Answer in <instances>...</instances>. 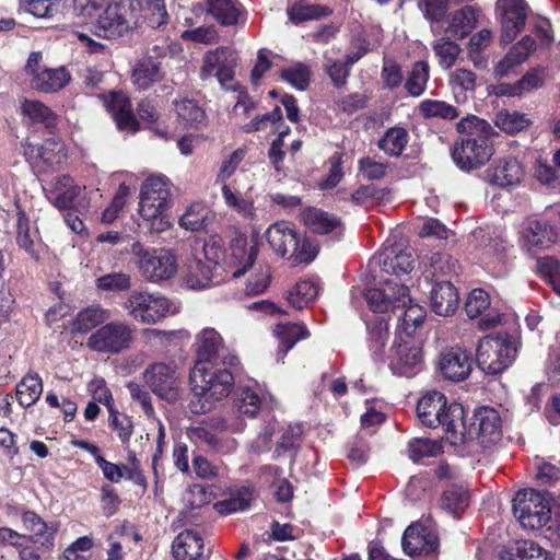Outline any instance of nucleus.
I'll list each match as a JSON object with an SVG mask.
<instances>
[{"label": "nucleus", "instance_id": "nucleus-1", "mask_svg": "<svg viewBox=\"0 0 560 560\" xmlns=\"http://www.w3.org/2000/svg\"><path fill=\"white\" fill-rule=\"evenodd\" d=\"M365 301L374 313L390 311L399 323V328L407 338L423 323L425 310L412 303L409 289L396 279H388L380 289H369L364 292Z\"/></svg>", "mask_w": 560, "mask_h": 560}, {"label": "nucleus", "instance_id": "nucleus-2", "mask_svg": "<svg viewBox=\"0 0 560 560\" xmlns=\"http://www.w3.org/2000/svg\"><path fill=\"white\" fill-rule=\"evenodd\" d=\"M460 138L452 150L454 163L463 171L485 165L493 154L491 137L492 126L477 116H467L457 124Z\"/></svg>", "mask_w": 560, "mask_h": 560}, {"label": "nucleus", "instance_id": "nucleus-3", "mask_svg": "<svg viewBox=\"0 0 560 560\" xmlns=\"http://www.w3.org/2000/svg\"><path fill=\"white\" fill-rule=\"evenodd\" d=\"M229 368L195 364L190 373L192 398L189 401V409L192 413L209 412L215 402L229 396L234 387V376Z\"/></svg>", "mask_w": 560, "mask_h": 560}, {"label": "nucleus", "instance_id": "nucleus-4", "mask_svg": "<svg viewBox=\"0 0 560 560\" xmlns=\"http://www.w3.org/2000/svg\"><path fill=\"white\" fill-rule=\"evenodd\" d=\"M417 415L428 428L442 425L451 444H458L462 438L458 428L463 425L464 407L460 404L447 405L446 397L439 390H430L421 396L417 405Z\"/></svg>", "mask_w": 560, "mask_h": 560}, {"label": "nucleus", "instance_id": "nucleus-5", "mask_svg": "<svg viewBox=\"0 0 560 560\" xmlns=\"http://www.w3.org/2000/svg\"><path fill=\"white\" fill-rule=\"evenodd\" d=\"M230 255L226 254L223 241L220 237L211 236L208 240L197 241L191 247V252L201 257L206 264L214 267L223 266L224 268L237 269L232 271L233 278L243 276L250 268L257 256V248L252 246L246 249L245 241L237 240L231 244Z\"/></svg>", "mask_w": 560, "mask_h": 560}, {"label": "nucleus", "instance_id": "nucleus-6", "mask_svg": "<svg viewBox=\"0 0 560 560\" xmlns=\"http://www.w3.org/2000/svg\"><path fill=\"white\" fill-rule=\"evenodd\" d=\"M270 248L280 257L292 260L293 265L308 264L317 256V247L302 238L293 223L278 221L266 231Z\"/></svg>", "mask_w": 560, "mask_h": 560}, {"label": "nucleus", "instance_id": "nucleus-7", "mask_svg": "<svg viewBox=\"0 0 560 560\" xmlns=\"http://www.w3.org/2000/svg\"><path fill=\"white\" fill-rule=\"evenodd\" d=\"M170 195L167 180L163 176H150L142 184L139 214L150 223L151 232L162 233L172 226L170 217L165 214Z\"/></svg>", "mask_w": 560, "mask_h": 560}, {"label": "nucleus", "instance_id": "nucleus-8", "mask_svg": "<svg viewBox=\"0 0 560 560\" xmlns=\"http://www.w3.org/2000/svg\"><path fill=\"white\" fill-rule=\"evenodd\" d=\"M515 341L508 334L488 335L479 340L476 349V362L480 370L489 375L505 371L515 360Z\"/></svg>", "mask_w": 560, "mask_h": 560}, {"label": "nucleus", "instance_id": "nucleus-9", "mask_svg": "<svg viewBox=\"0 0 560 560\" xmlns=\"http://www.w3.org/2000/svg\"><path fill=\"white\" fill-rule=\"evenodd\" d=\"M131 254L141 276L151 283L172 279L177 272V259L166 248H147L140 242L131 245Z\"/></svg>", "mask_w": 560, "mask_h": 560}, {"label": "nucleus", "instance_id": "nucleus-10", "mask_svg": "<svg viewBox=\"0 0 560 560\" xmlns=\"http://www.w3.org/2000/svg\"><path fill=\"white\" fill-rule=\"evenodd\" d=\"M121 307L136 322L154 325L170 313L171 302L158 292L132 290L124 299Z\"/></svg>", "mask_w": 560, "mask_h": 560}, {"label": "nucleus", "instance_id": "nucleus-11", "mask_svg": "<svg viewBox=\"0 0 560 560\" xmlns=\"http://www.w3.org/2000/svg\"><path fill=\"white\" fill-rule=\"evenodd\" d=\"M458 444L477 440L483 447H489L501 440L502 421L499 411L489 406H481L474 411L470 422L458 428Z\"/></svg>", "mask_w": 560, "mask_h": 560}, {"label": "nucleus", "instance_id": "nucleus-12", "mask_svg": "<svg viewBox=\"0 0 560 560\" xmlns=\"http://www.w3.org/2000/svg\"><path fill=\"white\" fill-rule=\"evenodd\" d=\"M513 512L524 528L536 530L551 518L550 500L544 492L523 489L513 500Z\"/></svg>", "mask_w": 560, "mask_h": 560}, {"label": "nucleus", "instance_id": "nucleus-13", "mask_svg": "<svg viewBox=\"0 0 560 560\" xmlns=\"http://www.w3.org/2000/svg\"><path fill=\"white\" fill-rule=\"evenodd\" d=\"M237 61L236 51L230 47L208 50L202 57L199 77L202 81L215 78L222 89L236 91L240 88L234 81Z\"/></svg>", "mask_w": 560, "mask_h": 560}, {"label": "nucleus", "instance_id": "nucleus-14", "mask_svg": "<svg viewBox=\"0 0 560 560\" xmlns=\"http://www.w3.org/2000/svg\"><path fill=\"white\" fill-rule=\"evenodd\" d=\"M46 199L60 211L85 209L89 206L86 187L69 175H58L43 185Z\"/></svg>", "mask_w": 560, "mask_h": 560}, {"label": "nucleus", "instance_id": "nucleus-15", "mask_svg": "<svg viewBox=\"0 0 560 560\" xmlns=\"http://www.w3.org/2000/svg\"><path fill=\"white\" fill-rule=\"evenodd\" d=\"M132 327L124 320H113L96 329L86 341L92 351L103 354H118L131 346Z\"/></svg>", "mask_w": 560, "mask_h": 560}, {"label": "nucleus", "instance_id": "nucleus-16", "mask_svg": "<svg viewBox=\"0 0 560 560\" xmlns=\"http://www.w3.org/2000/svg\"><path fill=\"white\" fill-rule=\"evenodd\" d=\"M196 352L198 361L203 365L215 364L223 366H236L238 358L224 343L219 331L212 327H206L196 335Z\"/></svg>", "mask_w": 560, "mask_h": 560}, {"label": "nucleus", "instance_id": "nucleus-17", "mask_svg": "<svg viewBox=\"0 0 560 560\" xmlns=\"http://www.w3.org/2000/svg\"><path fill=\"white\" fill-rule=\"evenodd\" d=\"M135 23L131 0H119L106 7L96 21L97 35L114 39L124 36Z\"/></svg>", "mask_w": 560, "mask_h": 560}, {"label": "nucleus", "instance_id": "nucleus-18", "mask_svg": "<svg viewBox=\"0 0 560 560\" xmlns=\"http://www.w3.org/2000/svg\"><path fill=\"white\" fill-rule=\"evenodd\" d=\"M529 11L525 0H497L495 13L500 22L502 44L512 43L524 30Z\"/></svg>", "mask_w": 560, "mask_h": 560}, {"label": "nucleus", "instance_id": "nucleus-19", "mask_svg": "<svg viewBox=\"0 0 560 560\" xmlns=\"http://www.w3.org/2000/svg\"><path fill=\"white\" fill-rule=\"evenodd\" d=\"M394 345L389 358V369L398 376L412 377L423 369L421 347L411 338L404 339Z\"/></svg>", "mask_w": 560, "mask_h": 560}, {"label": "nucleus", "instance_id": "nucleus-20", "mask_svg": "<svg viewBox=\"0 0 560 560\" xmlns=\"http://www.w3.org/2000/svg\"><path fill=\"white\" fill-rule=\"evenodd\" d=\"M143 380L149 388L165 400H175L178 396V381L174 366L158 362L143 372Z\"/></svg>", "mask_w": 560, "mask_h": 560}, {"label": "nucleus", "instance_id": "nucleus-21", "mask_svg": "<svg viewBox=\"0 0 560 560\" xmlns=\"http://www.w3.org/2000/svg\"><path fill=\"white\" fill-rule=\"evenodd\" d=\"M16 244L24 250L28 257L39 261L46 250V245L42 241L36 222H32L25 211L18 208L16 212Z\"/></svg>", "mask_w": 560, "mask_h": 560}, {"label": "nucleus", "instance_id": "nucleus-22", "mask_svg": "<svg viewBox=\"0 0 560 560\" xmlns=\"http://www.w3.org/2000/svg\"><path fill=\"white\" fill-rule=\"evenodd\" d=\"M402 550L410 557L434 552L439 547L436 533L421 524L407 527L401 539Z\"/></svg>", "mask_w": 560, "mask_h": 560}, {"label": "nucleus", "instance_id": "nucleus-23", "mask_svg": "<svg viewBox=\"0 0 560 560\" xmlns=\"http://www.w3.org/2000/svg\"><path fill=\"white\" fill-rule=\"evenodd\" d=\"M301 220L306 228L319 235L338 240L343 234V224L339 217L317 208H306L301 212Z\"/></svg>", "mask_w": 560, "mask_h": 560}, {"label": "nucleus", "instance_id": "nucleus-24", "mask_svg": "<svg viewBox=\"0 0 560 560\" xmlns=\"http://www.w3.org/2000/svg\"><path fill=\"white\" fill-rule=\"evenodd\" d=\"M103 101L119 130L131 133L138 131V121L132 113L130 100L125 93L110 92L107 96H103Z\"/></svg>", "mask_w": 560, "mask_h": 560}, {"label": "nucleus", "instance_id": "nucleus-25", "mask_svg": "<svg viewBox=\"0 0 560 560\" xmlns=\"http://www.w3.org/2000/svg\"><path fill=\"white\" fill-rule=\"evenodd\" d=\"M439 368L445 378L464 381L471 372V359L466 350L450 348L441 353Z\"/></svg>", "mask_w": 560, "mask_h": 560}, {"label": "nucleus", "instance_id": "nucleus-26", "mask_svg": "<svg viewBox=\"0 0 560 560\" xmlns=\"http://www.w3.org/2000/svg\"><path fill=\"white\" fill-rule=\"evenodd\" d=\"M524 177V168L515 158H504L486 171V178L491 185L502 188L518 185Z\"/></svg>", "mask_w": 560, "mask_h": 560}, {"label": "nucleus", "instance_id": "nucleus-27", "mask_svg": "<svg viewBox=\"0 0 560 560\" xmlns=\"http://www.w3.org/2000/svg\"><path fill=\"white\" fill-rule=\"evenodd\" d=\"M413 264L411 252L402 249L398 244L386 245L380 256L382 270L396 277L409 273Z\"/></svg>", "mask_w": 560, "mask_h": 560}, {"label": "nucleus", "instance_id": "nucleus-28", "mask_svg": "<svg viewBox=\"0 0 560 560\" xmlns=\"http://www.w3.org/2000/svg\"><path fill=\"white\" fill-rule=\"evenodd\" d=\"M490 306V298L489 294L480 288L474 289L465 303V311L470 318H475L481 316L478 326L480 329L486 330L501 322V317L499 314L487 313Z\"/></svg>", "mask_w": 560, "mask_h": 560}, {"label": "nucleus", "instance_id": "nucleus-29", "mask_svg": "<svg viewBox=\"0 0 560 560\" xmlns=\"http://www.w3.org/2000/svg\"><path fill=\"white\" fill-rule=\"evenodd\" d=\"M457 289L450 281L435 283L430 292V305L439 316H450L458 307Z\"/></svg>", "mask_w": 560, "mask_h": 560}, {"label": "nucleus", "instance_id": "nucleus-30", "mask_svg": "<svg viewBox=\"0 0 560 560\" xmlns=\"http://www.w3.org/2000/svg\"><path fill=\"white\" fill-rule=\"evenodd\" d=\"M213 267L201 260V257L191 252L183 276V285L190 290H203L211 285Z\"/></svg>", "mask_w": 560, "mask_h": 560}, {"label": "nucleus", "instance_id": "nucleus-31", "mask_svg": "<svg viewBox=\"0 0 560 560\" xmlns=\"http://www.w3.org/2000/svg\"><path fill=\"white\" fill-rule=\"evenodd\" d=\"M273 334L279 341L277 351L278 362L283 361L287 353L298 341L306 339L310 335L303 323H279L276 325Z\"/></svg>", "mask_w": 560, "mask_h": 560}, {"label": "nucleus", "instance_id": "nucleus-32", "mask_svg": "<svg viewBox=\"0 0 560 560\" xmlns=\"http://www.w3.org/2000/svg\"><path fill=\"white\" fill-rule=\"evenodd\" d=\"M557 238L552 226L544 221H530L523 233V247L533 253L548 248Z\"/></svg>", "mask_w": 560, "mask_h": 560}, {"label": "nucleus", "instance_id": "nucleus-33", "mask_svg": "<svg viewBox=\"0 0 560 560\" xmlns=\"http://www.w3.org/2000/svg\"><path fill=\"white\" fill-rule=\"evenodd\" d=\"M233 406L240 415L255 418L262 406L258 384L253 383L237 386L233 395Z\"/></svg>", "mask_w": 560, "mask_h": 560}, {"label": "nucleus", "instance_id": "nucleus-34", "mask_svg": "<svg viewBox=\"0 0 560 560\" xmlns=\"http://www.w3.org/2000/svg\"><path fill=\"white\" fill-rule=\"evenodd\" d=\"M172 549L176 560H197L202 555L203 539L198 532L186 529L176 536Z\"/></svg>", "mask_w": 560, "mask_h": 560}, {"label": "nucleus", "instance_id": "nucleus-35", "mask_svg": "<svg viewBox=\"0 0 560 560\" xmlns=\"http://www.w3.org/2000/svg\"><path fill=\"white\" fill-rule=\"evenodd\" d=\"M162 79L161 62L154 57H144L135 65L131 80L139 90H147Z\"/></svg>", "mask_w": 560, "mask_h": 560}, {"label": "nucleus", "instance_id": "nucleus-36", "mask_svg": "<svg viewBox=\"0 0 560 560\" xmlns=\"http://www.w3.org/2000/svg\"><path fill=\"white\" fill-rule=\"evenodd\" d=\"M476 81V74L465 68H457L450 73L448 84L457 103H465L474 95Z\"/></svg>", "mask_w": 560, "mask_h": 560}, {"label": "nucleus", "instance_id": "nucleus-37", "mask_svg": "<svg viewBox=\"0 0 560 560\" xmlns=\"http://www.w3.org/2000/svg\"><path fill=\"white\" fill-rule=\"evenodd\" d=\"M225 206L246 220H254L257 215L252 196L234 191L229 184L221 187Z\"/></svg>", "mask_w": 560, "mask_h": 560}, {"label": "nucleus", "instance_id": "nucleus-38", "mask_svg": "<svg viewBox=\"0 0 560 560\" xmlns=\"http://www.w3.org/2000/svg\"><path fill=\"white\" fill-rule=\"evenodd\" d=\"M69 81V73L61 67L39 71L34 75L32 84L39 92L51 93L65 88Z\"/></svg>", "mask_w": 560, "mask_h": 560}, {"label": "nucleus", "instance_id": "nucleus-39", "mask_svg": "<svg viewBox=\"0 0 560 560\" xmlns=\"http://www.w3.org/2000/svg\"><path fill=\"white\" fill-rule=\"evenodd\" d=\"M501 560H553L550 552L532 540H522L501 553Z\"/></svg>", "mask_w": 560, "mask_h": 560}, {"label": "nucleus", "instance_id": "nucleus-40", "mask_svg": "<svg viewBox=\"0 0 560 560\" xmlns=\"http://www.w3.org/2000/svg\"><path fill=\"white\" fill-rule=\"evenodd\" d=\"M477 16L478 12L475 8L463 7L452 14L446 31L455 37L464 38L476 27Z\"/></svg>", "mask_w": 560, "mask_h": 560}, {"label": "nucleus", "instance_id": "nucleus-41", "mask_svg": "<svg viewBox=\"0 0 560 560\" xmlns=\"http://www.w3.org/2000/svg\"><path fill=\"white\" fill-rule=\"evenodd\" d=\"M318 292L319 287L316 281L304 279L298 281L288 292L287 300L295 310H303L316 300Z\"/></svg>", "mask_w": 560, "mask_h": 560}, {"label": "nucleus", "instance_id": "nucleus-42", "mask_svg": "<svg viewBox=\"0 0 560 560\" xmlns=\"http://www.w3.org/2000/svg\"><path fill=\"white\" fill-rule=\"evenodd\" d=\"M43 393V381L37 373H27L16 385V399L24 407L33 406Z\"/></svg>", "mask_w": 560, "mask_h": 560}, {"label": "nucleus", "instance_id": "nucleus-43", "mask_svg": "<svg viewBox=\"0 0 560 560\" xmlns=\"http://www.w3.org/2000/svg\"><path fill=\"white\" fill-rule=\"evenodd\" d=\"M109 317L107 310L101 305H91L81 310L72 322V330L77 332H89L103 324Z\"/></svg>", "mask_w": 560, "mask_h": 560}, {"label": "nucleus", "instance_id": "nucleus-44", "mask_svg": "<svg viewBox=\"0 0 560 560\" xmlns=\"http://www.w3.org/2000/svg\"><path fill=\"white\" fill-rule=\"evenodd\" d=\"M253 493L252 486H242L232 491L229 499L217 502L214 509L218 513L225 515L245 511L253 500Z\"/></svg>", "mask_w": 560, "mask_h": 560}, {"label": "nucleus", "instance_id": "nucleus-45", "mask_svg": "<svg viewBox=\"0 0 560 560\" xmlns=\"http://www.w3.org/2000/svg\"><path fill=\"white\" fill-rule=\"evenodd\" d=\"M493 34L488 28H482L470 37L467 47L468 57L476 68L485 69L487 67L483 51L490 46Z\"/></svg>", "mask_w": 560, "mask_h": 560}, {"label": "nucleus", "instance_id": "nucleus-46", "mask_svg": "<svg viewBox=\"0 0 560 560\" xmlns=\"http://www.w3.org/2000/svg\"><path fill=\"white\" fill-rule=\"evenodd\" d=\"M439 65L444 70H450L457 61L462 52L460 46L446 36L436 38L431 44Z\"/></svg>", "mask_w": 560, "mask_h": 560}, {"label": "nucleus", "instance_id": "nucleus-47", "mask_svg": "<svg viewBox=\"0 0 560 560\" xmlns=\"http://www.w3.org/2000/svg\"><path fill=\"white\" fill-rule=\"evenodd\" d=\"M208 12L222 25H235L241 15L236 0H208Z\"/></svg>", "mask_w": 560, "mask_h": 560}, {"label": "nucleus", "instance_id": "nucleus-48", "mask_svg": "<svg viewBox=\"0 0 560 560\" xmlns=\"http://www.w3.org/2000/svg\"><path fill=\"white\" fill-rule=\"evenodd\" d=\"M468 503L467 489L462 485H452L443 492L441 498V508L454 517H457L458 513L468 506Z\"/></svg>", "mask_w": 560, "mask_h": 560}, {"label": "nucleus", "instance_id": "nucleus-49", "mask_svg": "<svg viewBox=\"0 0 560 560\" xmlns=\"http://www.w3.org/2000/svg\"><path fill=\"white\" fill-rule=\"evenodd\" d=\"M21 110L23 116L33 124H40L46 128H52L56 125V115L39 101L25 100L22 103Z\"/></svg>", "mask_w": 560, "mask_h": 560}, {"label": "nucleus", "instance_id": "nucleus-50", "mask_svg": "<svg viewBox=\"0 0 560 560\" xmlns=\"http://www.w3.org/2000/svg\"><path fill=\"white\" fill-rule=\"evenodd\" d=\"M409 141V135L402 127H392L378 141V148L390 156H399Z\"/></svg>", "mask_w": 560, "mask_h": 560}, {"label": "nucleus", "instance_id": "nucleus-51", "mask_svg": "<svg viewBox=\"0 0 560 560\" xmlns=\"http://www.w3.org/2000/svg\"><path fill=\"white\" fill-rule=\"evenodd\" d=\"M368 342L374 360H383V349L388 339V324L384 318H377L368 326Z\"/></svg>", "mask_w": 560, "mask_h": 560}, {"label": "nucleus", "instance_id": "nucleus-52", "mask_svg": "<svg viewBox=\"0 0 560 560\" xmlns=\"http://www.w3.org/2000/svg\"><path fill=\"white\" fill-rule=\"evenodd\" d=\"M530 120L517 110L502 109L495 114L494 125L505 133H516L526 129Z\"/></svg>", "mask_w": 560, "mask_h": 560}, {"label": "nucleus", "instance_id": "nucleus-53", "mask_svg": "<svg viewBox=\"0 0 560 560\" xmlns=\"http://www.w3.org/2000/svg\"><path fill=\"white\" fill-rule=\"evenodd\" d=\"M480 260L488 268L497 267L506 261V243L499 236L490 237L480 248Z\"/></svg>", "mask_w": 560, "mask_h": 560}, {"label": "nucleus", "instance_id": "nucleus-54", "mask_svg": "<svg viewBox=\"0 0 560 560\" xmlns=\"http://www.w3.org/2000/svg\"><path fill=\"white\" fill-rule=\"evenodd\" d=\"M208 215L209 210L205 205L192 203L179 217L178 224L186 231L198 232L206 226Z\"/></svg>", "mask_w": 560, "mask_h": 560}, {"label": "nucleus", "instance_id": "nucleus-55", "mask_svg": "<svg viewBox=\"0 0 560 560\" xmlns=\"http://www.w3.org/2000/svg\"><path fill=\"white\" fill-rule=\"evenodd\" d=\"M330 12L328 7L307 2H299L288 9L290 20L296 24L327 16Z\"/></svg>", "mask_w": 560, "mask_h": 560}, {"label": "nucleus", "instance_id": "nucleus-56", "mask_svg": "<svg viewBox=\"0 0 560 560\" xmlns=\"http://www.w3.org/2000/svg\"><path fill=\"white\" fill-rule=\"evenodd\" d=\"M419 110L425 118L453 120L458 117L457 109L444 101L424 100L420 103Z\"/></svg>", "mask_w": 560, "mask_h": 560}, {"label": "nucleus", "instance_id": "nucleus-57", "mask_svg": "<svg viewBox=\"0 0 560 560\" xmlns=\"http://www.w3.org/2000/svg\"><path fill=\"white\" fill-rule=\"evenodd\" d=\"M429 65L425 61H417L406 81L405 88L412 96L423 93L429 80Z\"/></svg>", "mask_w": 560, "mask_h": 560}, {"label": "nucleus", "instance_id": "nucleus-58", "mask_svg": "<svg viewBox=\"0 0 560 560\" xmlns=\"http://www.w3.org/2000/svg\"><path fill=\"white\" fill-rule=\"evenodd\" d=\"M280 77L296 90L304 91L310 84L311 71L306 65L296 62L282 69Z\"/></svg>", "mask_w": 560, "mask_h": 560}, {"label": "nucleus", "instance_id": "nucleus-59", "mask_svg": "<svg viewBox=\"0 0 560 560\" xmlns=\"http://www.w3.org/2000/svg\"><path fill=\"white\" fill-rule=\"evenodd\" d=\"M67 160L65 144L56 139H47L42 144L40 161L49 167L63 164Z\"/></svg>", "mask_w": 560, "mask_h": 560}, {"label": "nucleus", "instance_id": "nucleus-60", "mask_svg": "<svg viewBox=\"0 0 560 560\" xmlns=\"http://www.w3.org/2000/svg\"><path fill=\"white\" fill-rule=\"evenodd\" d=\"M96 288L106 292H120L130 289V275L121 271L109 272L98 277L95 281Z\"/></svg>", "mask_w": 560, "mask_h": 560}, {"label": "nucleus", "instance_id": "nucleus-61", "mask_svg": "<svg viewBox=\"0 0 560 560\" xmlns=\"http://www.w3.org/2000/svg\"><path fill=\"white\" fill-rule=\"evenodd\" d=\"M282 121V112L280 107H275L272 112L260 115L247 122L243 130L245 132H255L269 128L270 132L278 130V124Z\"/></svg>", "mask_w": 560, "mask_h": 560}, {"label": "nucleus", "instance_id": "nucleus-62", "mask_svg": "<svg viewBox=\"0 0 560 560\" xmlns=\"http://www.w3.org/2000/svg\"><path fill=\"white\" fill-rule=\"evenodd\" d=\"M440 444L429 439H413L408 443V455L413 463L433 457L440 452Z\"/></svg>", "mask_w": 560, "mask_h": 560}, {"label": "nucleus", "instance_id": "nucleus-63", "mask_svg": "<svg viewBox=\"0 0 560 560\" xmlns=\"http://www.w3.org/2000/svg\"><path fill=\"white\" fill-rule=\"evenodd\" d=\"M178 117L190 126L200 124L205 118V112L192 100H180L175 103Z\"/></svg>", "mask_w": 560, "mask_h": 560}, {"label": "nucleus", "instance_id": "nucleus-64", "mask_svg": "<svg viewBox=\"0 0 560 560\" xmlns=\"http://www.w3.org/2000/svg\"><path fill=\"white\" fill-rule=\"evenodd\" d=\"M537 268L539 273L560 296V262L552 257H544L538 260Z\"/></svg>", "mask_w": 560, "mask_h": 560}]
</instances>
